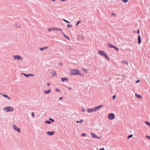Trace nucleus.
<instances>
[{
  "mask_svg": "<svg viewBox=\"0 0 150 150\" xmlns=\"http://www.w3.org/2000/svg\"><path fill=\"white\" fill-rule=\"evenodd\" d=\"M71 70L70 73L71 75H78L81 76H83V74H82L80 71L78 69H70Z\"/></svg>",
  "mask_w": 150,
  "mask_h": 150,
  "instance_id": "nucleus-1",
  "label": "nucleus"
},
{
  "mask_svg": "<svg viewBox=\"0 0 150 150\" xmlns=\"http://www.w3.org/2000/svg\"><path fill=\"white\" fill-rule=\"evenodd\" d=\"M103 107V106L101 105L99 106H96L93 108L88 109L87 111L89 113H92L93 112L97 111L99 108Z\"/></svg>",
  "mask_w": 150,
  "mask_h": 150,
  "instance_id": "nucleus-2",
  "label": "nucleus"
},
{
  "mask_svg": "<svg viewBox=\"0 0 150 150\" xmlns=\"http://www.w3.org/2000/svg\"><path fill=\"white\" fill-rule=\"evenodd\" d=\"M98 54H100L101 56L105 57L108 60H109L110 59L109 57H108L107 54L103 51H102L100 50H99L98 51Z\"/></svg>",
  "mask_w": 150,
  "mask_h": 150,
  "instance_id": "nucleus-3",
  "label": "nucleus"
},
{
  "mask_svg": "<svg viewBox=\"0 0 150 150\" xmlns=\"http://www.w3.org/2000/svg\"><path fill=\"white\" fill-rule=\"evenodd\" d=\"M3 110L6 112H12L14 110L13 108L9 106L4 108Z\"/></svg>",
  "mask_w": 150,
  "mask_h": 150,
  "instance_id": "nucleus-4",
  "label": "nucleus"
},
{
  "mask_svg": "<svg viewBox=\"0 0 150 150\" xmlns=\"http://www.w3.org/2000/svg\"><path fill=\"white\" fill-rule=\"evenodd\" d=\"M108 118L110 120H112L115 118V114L113 113L109 114L108 115Z\"/></svg>",
  "mask_w": 150,
  "mask_h": 150,
  "instance_id": "nucleus-5",
  "label": "nucleus"
},
{
  "mask_svg": "<svg viewBox=\"0 0 150 150\" xmlns=\"http://www.w3.org/2000/svg\"><path fill=\"white\" fill-rule=\"evenodd\" d=\"M13 57L14 58V60L16 59H17L18 60H22V57H21L20 56L18 55H13Z\"/></svg>",
  "mask_w": 150,
  "mask_h": 150,
  "instance_id": "nucleus-6",
  "label": "nucleus"
},
{
  "mask_svg": "<svg viewBox=\"0 0 150 150\" xmlns=\"http://www.w3.org/2000/svg\"><path fill=\"white\" fill-rule=\"evenodd\" d=\"M13 129L16 131H17L18 132H20L21 131L19 128L16 125L14 124L13 125Z\"/></svg>",
  "mask_w": 150,
  "mask_h": 150,
  "instance_id": "nucleus-7",
  "label": "nucleus"
},
{
  "mask_svg": "<svg viewBox=\"0 0 150 150\" xmlns=\"http://www.w3.org/2000/svg\"><path fill=\"white\" fill-rule=\"evenodd\" d=\"M91 137L92 138H97L98 139H100V137H98L96 136L94 133H91Z\"/></svg>",
  "mask_w": 150,
  "mask_h": 150,
  "instance_id": "nucleus-8",
  "label": "nucleus"
},
{
  "mask_svg": "<svg viewBox=\"0 0 150 150\" xmlns=\"http://www.w3.org/2000/svg\"><path fill=\"white\" fill-rule=\"evenodd\" d=\"M47 134H48L49 136H51L53 135L54 133V131H52L51 132L50 131H48L47 132Z\"/></svg>",
  "mask_w": 150,
  "mask_h": 150,
  "instance_id": "nucleus-9",
  "label": "nucleus"
},
{
  "mask_svg": "<svg viewBox=\"0 0 150 150\" xmlns=\"http://www.w3.org/2000/svg\"><path fill=\"white\" fill-rule=\"evenodd\" d=\"M61 33L62 35L64 36L65 38H67L69 41L70 40V39L63 32H62Z\"/></svg>",
  "mask_w": 150,
  "mask_h": 150,
  "instance_id": "nucleus-10",
  "label": "nucleus"
},
{
  "mask_svg": "<svg viewBox=\"0 0 150 150\" xmlns=\"http://www.w3.org/2000/svg\"><path fill=\"white\" fill-rule=\"evenodd\" d=\"M138 43L139 44H140L141 43V37L140 35H139L138 37Z\"/></svg>",
  "mask_w": 150,
  "mask_h": 150,
  "instance_id": "nucleus-11",
  "label": "nucleus"
},
{
  "mask_svg": "<svg viewBox=\"0 0 150 150\" xmlns=\"http://www.w3.org/2000/svg\"><path fill=\"white\" fill-rule=\"evenodd\" d=\"M0 94L2 96H3L4 97L6 98H8V99H9V100H10V99H11V98H9V97H8L7 95H3L1 93H0Z\"/></svg>",
  "mask_w": 150,
  "mask_h": 150,
  "instance_id": "nucleus-12",
  "label": "nucleus"
},
{
  "mask_svg": "<svg viewBox=\"0 0 150 150\" xmlns=\"http://www.w3.org/2000/svg\"><path fill=\"white\" fill-rule=\"evenodd\" d=\"M48 48V47L45 46L44 47H42V48H40V50L41 51H43L44 50H45L47 48Z\"/></svg>",
  "mask_w": 150,
  "mask_h": 150,
  "instance_id": "nucleus-13",
  "label": "nucleus"
},
{
  "mask_svg": "<svg viewBox=\"0 0 150 150\" xmlns=\"http://www.w3.org/2000/svg\"><path fill=\"white\" fill-rule=\"evenodd\" d=\"M51 74L52 75V76L53 77L55 75H56V72L55 71H52L51 72Z\"/></svg>",
  "mask_w": 150,
  "mask_h": 150,
  "instance_id": "nucleus-14",
  "label": "nucleus"
},
{
  "mask_svg": "<svg viewBox=\"0 0 150 150\" xmlns=\"http://www.w3.org/2000/svg\"><path fill=\"white\" fill-rule=\"evenodd\" d=\"M135 96L137 98H142V96L141 95L137 94V93H135Z\"/></svg>",
  "mask_w": 150,
  "mask_h": 150,
  "instance_id": "nucleus-15",
  "label": "nucleus"
},
{
  "mask_svg": "<svg viewBox=\"0 0 150 150\" xmlns=\"http://www.w3.org/2000/svg\"><path fill=\"white\" fill-rule=\"evenodd\" d=\"M52 30H60V31H62V29H60V28H52Z\"/></svg>",
  "mask_w": 150,
  "mask_h": 150,
  "instance_id": "nucleus-16",
  "label": "nucleus"
},
{
  "mask_svg": "<svg viewBox=\"0 0 150 150\" xmlns=\"http://www.w3.org/2000/svg\"><path fill=\"white\" fill-rule=\"evenodd\" d=\"M51 91V89H49L48 91H44V93H45V94H47V93H50V92Z\"/></svg>",
  "mask_w": 150,
  "mask_h": 150,
  "instance_id": "nucleus-17",
  "label": "nucleus"
},
{
  "mask_svg": "<svg viewBox=\"0 0 150 150\" xmlns=\"http://www.w3.org/2000/svg\"><path fill=\"white\" fill-rule=\"evenodd\" d=\"M61 79L63 81H67L68 80V79L66 78H61Z\"/></svg>",
  "mask_w": 150,
  "mask_h": 150,
  "instance_id": "nucleus-18",
  "label": "nucleus"
},
{
  "mask_svg": "<svg viewBox=\"0 0 150 150\" xmlns=\"http://www.w3.org/2000/svg\"><path fill=\"white\" fill-rule=\"evenodd\" d=\"M45 123L47 124H50L51 123V122L49 120H46L45 122Z\"/></svg>",
  "mask_w": 150,
  "mask_h": 150,
  "instance_id": "nucleus-19",
  "label": "nucleus"
},
{
  "mask_svg": "<svg viewBox=\"0 0 150 150\" xmlns=\"http://www.w3.org/2000/svg\"><path fill=\"white\" fill-rule=\"evenodd\" d=\"M108 46H109L110 47V48H114L115 46L113 45H112L111 44H110V43H109L108 45Z\"/></svg>",
  "mask_w": 150,
  "mask_h": 150,
  "instance_id": "nucleus-20",
  "label": "nucleus"
},
{
  "mask_svg": "<svg viewBox=\"0 0 150 150\" xmlns=\"http://www.w3.org/2000/svg\"><path fill=\"white\" fill-rule=\"evenodd\" d=\"M22 74H23L26 77H29L30 76V74H25L24 73H23Z\"/></svg>",
  "mask_w": 150,
  "mask_h": 150,
  "instance_id": "nucleus-21",
  "label": "nucleus"
},
{
  "mask_svg": "<svg viewBox=\"0 0 150 150\" xmlns=\"http://www.w3.org/2000/svg\"><path fill=\"white\" fill-rule=\"evenodd\" d=\"M83 122V120H81L80 121H79L78 120H77L76 121V122L77 123H81Z\"/></svg>",
  "mask_w": 150,
  "mask_h": 150,
  "instance_id": "nucleus-22",
  "label": "nucleus"
},
{
  "mask_svg": "<svg viewBox=\"0 0 150 150\" xmlns=\"http://www.w3.org/2000/svg\"><path fill=\"white\" fill-rule=\"evenodd\" d=\"M122 62L123 63H124V64H126L127 65H128V62H127V61H125V60L123 61H122Z\"/></svg>",
  "mask_w": 150,
  "mask_h": 150,
  "instance_id": "nucleus-23",
  "label": "nucleus"
},
{
  "mask_svg": "<svg viewBox=\"0 0 150 150\" xmlns=\"http://www.w3.org/2000/svg\"><path fill=\"white\" fill-rule=\"evenodd\" d=\"M133 136V135L132 134H130L129 135H128L127 137V139H129L130 138H131Z\"/></svg>",
  "mask_w": 150,
  "mask_h": 150,
  "instance_id": "nucleus-24",
  "label": "nucleus"
},
{
  "mask_svg": "<svg viewBox=\"0 0 150 150\" xmlns=\"http://www.w3.org/2000/svg\"><path fill=\"white\" fill-rule=\"evenodd\" d=\"M82 70L83 71L85 72V73H87V70L86 69H84V68H82Z\"/></svg>",
  "mask_w": 150,
  "mask_h": 150,
  "instance_id": "nucleus-25",
  "label": "nucleus"
},
{
  "mask_svg": "<svg viewBox=\"0 0 150 150\" xmlns=\"http://www.w3.org/2000/svg\"><path fill=\"white\" fill-rule=\"evenodd\" d=\"M145 137L148 139H150V136H149L148 135H146Z\"/></svg>",
  "mask_w": 150,
  "mask_h": 150,
  "instance_id": "nucleus-26",
  "label": "nucleus"
},
{
  "mask_svg": "<svg viewBox=\"0 0 150 150\" xmlns=\"http://www.w3.org/2000/svg\"><path fill=\"white\" fill-rule=\"evenodd\" d=\"M81 21H78L77 22V23H76V26H77V25H78L79 23H81Z\"/></svg>",
  "mask_w": 150,
  "mask_h": 150,
  "instance_id": "nucleus-27",
  "label": "nucleus"
},
{
  "mask_svg": "<svg viewBox=\"0 0 150 150\" xmlns=\"http://www.w3.org/2000/svg\"><path fill=\"white\" fill-rule=\"evenodd\" d=\"M15 26L17 28H20V26L19 25H18L17 23H16L15 25Z\"/></svg>",
  "mask_w": 150,
  "mask_h": 150,
  "instance_id": "nucleus-28",
  "label": "nucleus"
},
{
  "mask_svg": "<svg viewBox=\"0 0 150 150\" xmlns=\"http://www.w3.org/2000/svg\"><path fill=\"white\" fill-rule=\"evenodd\" d=\"M114 48L118 51H119V49L115 46L114 47Z\"/></svg>",
  "mask_w": 150,
  "mask_h": 150,
  "instance_id": "nucleus-29",
  "label": "nucleus"
},
{
  "mask_svg": "<svg viewBox=\"0 0 150 150\" xmlns=\"http://www.w3.org/2000/svg\"><path fill=\"white\" fill-rule=\"evenodd\" d=\"M63 20L64 21H65V22H66V23H69V21H67V20H65L64 19H63Z\"/></svg>",
  "mask_w": 150,
  "mask_h": 150,
  "instance_id": "nucleus-30",
  "label": "nucleus"
},
{
  "mask_svg": "<svg viewBox=\"0 0 150 150\" xmlns=\"http://www.w3.org/2000/svg\"><path fill=\"white\" fill-rule=\"evenodd\" d=\"M122 0V1H123L124 3H127L128 1V0Z\"/></svg>",
  "mask_w": 150,
  "mask_h": 150,
  "instance_id": "nucleus-31",
  "label": "nucleus"
},
{
  "mask_svg": "<svg viewBox=\"0 0 150 150\" xmlns=\"http://www.w3.org/2000/svg\"><path fill=\"white\" fill-rule=\"evenodd\" d=\"M49 120H51V122H54V120L52 119V118H49Z\"/></svg>",
  "mask_w": 150,
  "mask_h": 150,
  "instance_id": "nucleus-32",
  "label": "nucleus"
},
{
  "mask_svg": "<svg viewBox=\"0 0 150 150\" xmlns=\"http://www.w3.org/2000/svg\"><path fill=\"white\" fill-rule=\"evenodd\" d=\"M72 25H69V24H68L67 25V27L68 28H70L72 26Z\"/></svg>",
  "mask_w": 150,
  "mask_h": 150,
  "instance_id": "nucleus-33",
  "label": "nucleus"
},
{
  "mask_svg": "<svg viewBox=\"0 0 150 150\" xmlns=\"http://www.w3.org/2000/svg\"><path fill=\"white\" fill-rule=\"evenodd\" d=\"M31 115H32V116L33 117H34L35 116V115L34 113H33V112H32Z\"/></svg>",
  "mask_w": 150,
  "mask_h": 150,
  "instance_id": "nucleus-34",
  "label": "nucleus"
},
{
  "mask_svg": "<svg viewBox=\"0 0 150 150\" xmlns=\"http://www.w3.org/2000/svg\"><path fill=\"white\" fill-rule=\"evenodd\" d=\"M116 97V96L115 95H113L112 96V98L114 100L115 99V98Z\"/></svg>",
  "mask_w": 150,
  "mask_h": 150,
  "instance_id": "nucleus-35",
  "label": "nucleus"
},
{
  "mask_svg": "<svg viewBox=\"0 0 150 150\" xmlns=\"http://www.w3.org/2000/svg\"><path fill=\"white\" fill-rule=\"evenodd\" d=\"M85 110L84 109V108H82V112H85Z\"/></svg>",
  "mask_w": 150,
  "mask_h": 150,
  "instance_id": "nucleus-36",
  "label": "nucleus"
},
{
  "mask_svg": "<svg viewBox=\"0 0 150 150\" xmlns=\"http://www.w3.org/2000/svg\"><path fill=\"white\" fill-rule=\"evenodd\" d=\"M86 135V133H83L81 134V136H84Z\"/></svg>",
  "mask_w": 150,
  "mask_h": 150,
  "instance_id": "nucleus-37",
  "label": "nucleus"
},
{
  "mask_svg": "<svg viewBox=\"0 0 150 150\" xmlns=\"http://www.w3.org/2000/svg\"><path fill=\"white\" fill-rule=\"evenodd\" d=\"M34 76V74H30V76Z\"/></svg>",
  "mask_w": 150,
  "mask_h": 150,
  "instance_id": "nucleus-38",
  "label": "nucleus"
},
{
  "mask_svg": "<svg viewBox=\"0 0 150 150\" xmlns=\"http://www.w3.org/2000/svg\"><path fill=\"white\" fill-rule=\"evenodd\" d=\"M62 65H63V64H62V63H61V62H60V63H59V66H62Z\"/></svg>",
  "mask_w": 150,
  "mask_h": 150,
  "instance_id": "nucleus-39",
  "label": "nucleus"
},
{
  "mask_svg": "<svg viewBox=\"0 0 150 150\" xmlns=\"http://www.w3.org/2000/svg\"><path fill=\"white\" fill-rule=\"evenodd\" d=\"M56 91H57H57H59H59H60V90H59V89H56Z\"/></svg>",
  "mask_w": 150,
  "mask_h": 150,
  "instance_id": "nucleus-40",
  "label": "nucleus"
},
{
  "mask_svg": "<svg viewBox=\"0 0 150 150\" xmlns=\"http://www.w3.org/2000/svg\"><path fill=\"white\" fill-rule=\"evenodd\" d=\"M139 81H140V80H137L136 81V83H139Z\"/></svg>",
  "mask_w": 150,
  "mask_h": 150,
  "instance_id": "nucleus-41",
  "label": "nucleus"
},
{
  "mask_svg": "<svg viewBox=\"0 0 150 150\" xmlns=\"http://www.w3.org/2000/svg\"><path fill=\"white\" fill-rule=\"evenodd\" d=\"M99 150H105V149L104 148H102L101 149H100Z\"/></svg>",
  "mask_w": 150,
  "mask_h": 150,
  "instance_id": "nucleus-42",
  "label": "nucleus"
},
{
  "mask_svg": "<svg viewBox=\"0 0 150 150\" xmlns=\"http://www.w3.org/2000/svg\"><path fill=\"white\" fill-rule=\"evenodd\" d=\"M112 15H113V16H116L115 14V13H112Z\"/></svg>",
  "mask_w": 150,
  "mask_h": 150,
  "instance_id": "nucleus-43",
  "label": "nucleus"
},
{
  "mask_svg": "<svg viewBox=\"0 0 150 150\" xmlns=\"http://www.w3.org/2000/svg\"><path fill=\"white\" fill-rule=\"evenodd\" d=\"M68 88L69 89V90H71V89H72V88H71L70 87H68Z\"/></svg>",
  "mask_w": 150,
  "mask_h": 150,
  "instance_id": "nucleus-44",
  "label": "nucleus"
},
{
  "mask_svg": "<svg viewBox=\"0 0 150 150\" xmlns=\"http://www.w3.org/2000/svg\"><path fill=\"white\" fill-rule=\"evenodd\" d=\"M48 30H49V32H50V31H51V29H50V28H49L48 29Z\"/></svg>",
  "mask_w": 150,
  "mask_h": 150,
  "instance_id": "nucleus-45",
  "label": "nucleus"
},
{
  "mask_svg": "<svg viewBox=\"0 0 150 150\" xmlns=\"http://www.w3.org/2000/svg\"><path fill=\"white\" fill-rule=\"evenodd\" d=\"M139 30H137V33L138 34H139Z\"/></svg>",
  "mask_w": 150,
  "mask_h": 150,
  "instance_id": "nucleus-46",
  "label": "nucleus"
},
{
  "mask_svg": "<svg viewBox=\"0 0 150 150\" xmlns=\"http://www.w3.org/2000/svg\"><path fill=\"white\" fill-rule=\"evenodd\" d=\"M62 97H60V98H59V100H61L62 99Z\"/></svg>",
  "mask_w": 150,
  "mask_h": 150,
  "instance_id": "nucleus-47",
  "label": "nucleus"
},
{
  "mask_svg": "<svg viewBox=\"0 0 150 150\" xmlns=\"http://www.w3.org/2000/svg\"><path fill=\"white\" fill-rule=\"evenodd\" d=\"M47 85L48 86H49L50 85V83H47Z\"/></svg>",
  "mask_w": 150,
  "mask_h": 150,
  "instance_id": "nucleus-48",
  "label": "nucleus"
}]
</instances>
